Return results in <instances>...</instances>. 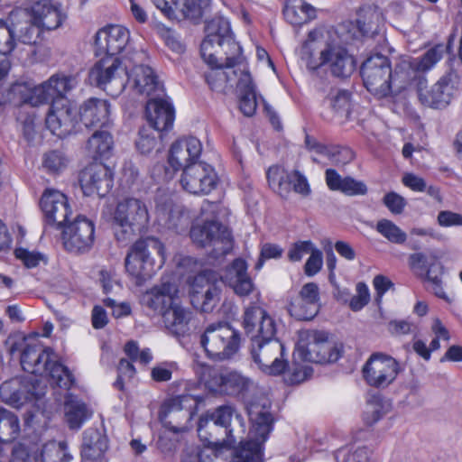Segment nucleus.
<instances>
[{"mask_svg": "<svg viewBox=\"0 0 462 462\" xmlns=\"http://www.w3.org/2000/svg\"><path fill=\"white\" fill-rule=\"evenodd\" d=\"M345 42L346 39L333 28H316L309 32L298 56L311 73L327 67L333 76L347 78L356 69V60L345 48Z\"/></svg>", "mask_w": 462, "mask_h": 462, "instance_id": "nucleus-1", "label": "nucleus"}, {"mask_svg": "<svg viewBox=\"0 0 462 462\" xmlns=\"http://www.w3.org/2000/svg\"><path fill=\"white\" fill-rule=\"evenodd\" d=\"M65 19L66 14L61 4L55 0H39L10 14V20L17 29L19 40L25 44L36 42L42 31L59 28Z\"/></svg>", "mask_w": 462, "mask_h": 462, "instance_id": "nucleus-2", "label": "nucleus"}, {"mask_svg": "<svg viewBox=\"0 0 462 462\" xmlns=\"http://www.w3.org/2000/svg\"><path fill=\"white\" fill-rule=\"evenodd\" d=\"M21 365L28 373L49 376L60 388L69 389L74 383L72 374L57 360L51 347L42 345L38 335L23 339Z\"/></svg>", "mask_w": 462, "mask_h": 462, "instance_id": "nucleus-3", "label": "nucleus"}, {"mask_svg": "<svg viewBox=\"0 0 462 462\" xmlns=\"http://www.w3.org/2000/svg\"><path fill=\"white\" fill-rule=\"evenodd\" d=\"M206 37L200 46V53L208 65L222 62L234 65L241 59L242 49L233 37L229 21L216 16L207 23Z\"/></svg>", "mask_w": 462, "mask_h": 462, "instance_id": "nucleus-4", "label": "nucleus"}, {"mask_svg": "<svg viewBox=\"0 0 462 462\" xmlns=\"http://www.w3.org/2000/svg\"><path fill=\"white\" fill-rule=\"evenodd\" d=\"M361 75L366 89L378 98L406 88L411 79L410 71L401 70L398 66L393 79L390 61L381 54L365 60L361 68Z\"/></svg>", "mask_w": 462, "mask_h": 462, "instance_id": "nucleus-5", "label": "nucleus"}, {"mask_svg": "<svg viewBox=\"0 0 462 462\" xmlns=\"http://www.w3.org/2000/svg\"><path fill=\"white\" fill-rule=\"evenodd\" d=\"M251 428L248 440L241 442L233 462H263V445L272 431L273 416L269 405L252 403L248 407Z\"/></svg>", "mask_w": 462, "mask_h": 462, "instance_id": "nucleus-6", "label": "nucleus"}, {"mask_svg": "<svg viewBox=\"0 0 462 462\" xmlns=\"http://www.w3.org/2000/svg\"><path fill=\"white\" fill-rule=\"evenodd\" d=\"M166 260L163 244L149 236L136 241L125 258L127 273L141 283L151 277L155 269L162 268Z\"/></svg>", "mask_w": 462, "mask_h": 462, "instance_id": "nucleus-7", "label": "nucleus"}, {"mask_svg": "<svg viewBox=\"0 0 462 462\" xmlns=\"http://www.w3.org/2000/svg\"><path fill=\"white\" fill-rule=\"evenodd\" d=\"M175 261L178 267L187 273L199 272L197 275L188 280L190 301L194 308L201 311H211L219 296L217 274L209 270L200 271V264L189 256L180 257Z\"/></svg>", "mask_w": 462, "mask_h": 462, "instance_id": "nucleus-8", "label": "nucleus"}, {"mask_svg": "<svg viewBox=\"0 0 462 462\" xmlns=\"http://www.w3.org/2000/svg\"><path fill=\"white\" fill-rule=\"evenodd\" d=\"M150 219L146 204L135 198L119 201L113 214V226L117 241L126 243L136 232L144 229Z\"/></svg>", "mask_w": 462, "mask_h": 462, "instance_id": "nucleus-9", "label": "nucleus"}, {"mask_svg": "<svg viewBox=\"0 0 462 462\" xmlns=\"http://www.w3.org/2000/svg\"><path fill=\"white\" fill-rule=\"evenodd\" d=\"M342 346L328 339V334L319 330H301L295 347V356L314 363L336 362L341 356Z\"/></svg>", "mask_w": 462, "mask_h": 462, "instance_id": "nucleus-10", "label": "nucleus"}, {"mask_svg": "<svg viewBox=\"0 0 462 462\" xmlns=\"http://www.w3.org/2000/svg\"><path fill=\"white\" fill-rule=\"evenodd\" d=\"M200 342L209 358L224 361L238 352L241 335L228 323H212L206 328Z\"/></svg>", "mask_w": 462, "mask_h": 462, "instance_id": "nucleus-11", "label": "nucleus"}, {"mask_svg": "<svg viewBox=\"0 0 462 462\" xmlns=\"http://www.w3.org/2000/svg\"><path fill=\"white\" fill-rule=\"evenodd\" d=\"M130 66L129 58L121 60L117 56L106 55L89 70V81L112 95H117L125 88L124 76Z\"/></svg>", "mask_w": 462, "mask_h": 462, "instance_id": "nucleus-12", "label": "nucleus"}, {"mask_svg": "<svg viewBox=\"0 0 462 462\" xmlns=\"http://www.w3.org/2000/svg\"><path fill=\"white\" fill-rule=\"evenodd\" d=\"M210 421L214 425L225 429L226 438L221 443L224 448H234L236 442L244 438L245 433V420L232 406H219L214 411L207 412L199 419L198 431L201 433L202 430Z\"/></svg>", "mask_w": 462, "mask_h": 462, "instance_id": "nucleus-13", "label": "nucleus"}, {"mask_svg": "<svg viewBox=\"0 0 462 462\" xmlns=\"http://www.w3.org/2000/svg\"><path fill=\"white\" fill-rule=\"evenodd\" d=\"M201 401V397L191 394L180 395L167 401L160 411L161 422L173 432L182 431Z\"/></svg>", "mask_w": 462, "mask_h": 462, "instance_id": "nucleus-14", "label": "nucleus"}, {"mask_svg": "<svg viewBox=\"0 0 462 462\" xmlns=\"http://www.w3.org/2000/svg\"><path fill=\"white\" fill-rule=\"evenodd\" d=\"M400 364L393 356L376 352L372 354L362 368L365 383L374 388H386L400 373Z\"/></svg>", "mask_w": 462, "mask_h": 462, "instance_id": "nucleus-15", "label": "nucleus"}, {"mask_svg": "<svg viewBox=\"0 0 462 462\" xmlns=\"http://www.w3.org/2000/svg\"><path fill=\"white\" fill-rule=\"evenodd\" d=\"M251 354L258 368L267 375H280L288 365L284 346L278 339L253 343Z\"/></svg>", "mask_w": 462, "mask_h": 462, "instance_id": "nucleus-16", "label": "nucleus"}, {"mask_svg": "<svg viewBox=\"0 0 462 462\" xmlns=\"http://www.w3.org/2000/svg\"><path fill=\"white\" fill-rule=\"evenodd\" d=\"M266 175L270 188L281 197L287 198L291 191L308 197L311 192L307 177L300 171H288L282 166L274 165L268 169Z\"/></svg>", "mask_w": 462, "mask_h": 462, "instance_id": "nucleus-17", "label": "nucleus"}, {"mask_svg": "<svg viewBox=\"0 0 462 462\" xmlns=\"http://www.w3.org/2000/svg\"><path fill=\"white\" fill-rule=\"evenodd\" d=\"M62 230V242L69 252L80 254L88 252L94 244V223L84 216H78L65 225Z\"/></svg>", "mask_w": 462, "mask_h": 462, "instance_id": "nucleus-18", "label": "nucleus"}, {"mask_svg": "<svg viewBox=\"0 0 462 462\" xmlns=\"http://www.w3.org/2000/svg\"><path fill=\"white\" fill-rule=\"evenodd\" d=\"M218 177L215 169L205 162L191 164L180 176V183L184 190L194 195H207L216 189Z\"/></svg>", "mask_w": 462, "mask_h": 462, "instance_id": "nucleus-19", "label": "nucleus"}, {"mask_svg": "<svg viewBox=\"0 0 462 462\" xmlns=\"http://www.w3.org/2000/svg\"><path fill=\"white\" fill-rule=\"evenodd\" d=\"M40 205L44 215L45 231L48 228L59 230L68 224L72 210L65 194L53 189H46Z\"/></svg>", "mask_w": 462, "mask_h": 462, "instance_id": "nucleus-20", "label": "nucleus"}, {"mask_svg": "<svg viewBox=\"0 0 462 462\" xmlns=\"http://www.w3.org/2000/svg\"><path fill=\"white\" fill-rule=\"evenodd\" d=\"M244 328L251 338L252 344L274 340L277 323L263 309L253 306L245 310L244 314Z\"/></svg>", "mask_w": 462, "mask_h": 462, "instance_id": "nucleus-21", "label": "nucleus"}, {"mask_svg": "<svg viewBox=\"0 0 462 462\" xmlns=\"http://www.w3.org/2000/svg\"><path fill=\"white\" fill-rule=\"evenodd\" d=\"M127 86L136 94L144 98L163 94V86L154 70L146 65H134L127 70Z\"/></svg>", "mask_w": 462, "mask_h": 462, "instance_id": "nucleus-22", "label": "nucleus"}, {"mask_svg": "<svg viewBox=\"0 0 462 462\" xmlns=\"http://www.w3.org/2000/svg\"><path fill=\"white\" fill-rule=\"evenodd\" d=\"M190 237L199 245H211L216 256L226 254L231 249L229 234L215 221L194 226L190 230Z\"/></svg>", "mask_w": 462, "mask_h": 462, "instance_id": "nucleus-23", "label": "nucleus"}, {"mask_svg": "<svg viewBox=\"0 0 462 462\" xmlns=\"http://www.w3.org/2000/svg\"><path fill=\"white\" fill-rule=\"evenodd\" d=\"M77 121L76 107L67 98L55 99L46 116V126L55 135L64 137L73 129Z\"/></svg>", "mask_w": 462, "mask_h": 462, "instance_id": "nucleus-24", "label": "nucleus"}, {"mask_svg": "<svg viewBox=\"0 0 462 462\" xmlns=\"http://www.w3.org/2000/svg\"><path fill=\"white\" fill-rule=\"evenodd\" d=\"M202 152L201 142L194 136L182 137L176 140L170 148L168 163L173 171H182L199 162V159Z\"/></svg>", "mask_w": 462, "mask_h": 462, "instance_id": "nucleus-25", "label": "nucleus"}, {"mask_svg": "<svg viewBox=\"0 0 462 462\" xmlns=\"http://www.w3.org/2000/svg\"><path fill=\"white\" fill-rule=\"evenodd\" d=\"M79 181L85 195L103 197L113 187V173L106 165L95 162L81 171Z\"/></svg>", "mask_w": 462, "mask_h": 462, "instance_id": "nucleus-26", "label": "nucleus"}, {"mask_svg": "<svg viewBox=\"0 0 462 462\" xmlns=\"http://www.w3.org/2000/svg\"><path fill=\"white\" fill-rule=\"evenodd\" d=\"M129 31L122 25H108L98 30L95 35L96 55L116 56L127 45Z\"/></svg>", "mask_w": 462, "mask_h": 462, "instance_id": "nucleus-27", "label": "nucleus"}, {"mask_svg": "<svg viewBox=\"0 0 462 462\" xmlns=\"http://www.w3.org/2000/svg\"><path fill=\"white\" fill-rule=\"evenodd\" d=\"M319 289L314 282L302 286L299 294L289 304L291 316L300 320H310L319 311Z\"/></svg>", "mask_w": 462, "mask_h": 462, "instance_id": "nucleus-28", "label": "nucleus"}, {"mask_svg": "<svg viewBox=\"0 0 462 462\" xmlns=\"http://www.w3.org/2000/svg\"><path fill=\"white\" fill-rule=\"evenodd\" d=\"M178 286L175 283L162 282L143 293L141 301L143 306L162 316L178 303Z\"/></svg>", "mask_w": 462, "mask_h": 462, "instance_id": "nucleus-29", "label": "nucleus"}, {"mask_svg": "<svg viewBox=\"0 0 462 462\" xmlns=\"http://www.w3.org/2000/svg\"><path fill=\"white\" fill-rule=\"evenodd\" d=\"M154 214L157 223L168 228L189 225V215L184 208L167 195H159L156 198Z\"/></svg>", "mask_w": 462, "mask_h": 462, "instance_id": "nucleus-30", "label": "nucleus"}, {"mask_svg": "<svg viewBox=\"0 0 462 462\" xmlns=\"http://www.w3.org/2000/svg\"><path fill=\"white\" fill-rule=\"evenodd\" d=\"M145 115L148 123L155 131H167L173 125L174 109L171 103L164 98V93L148 100Z\"/></svg>", "mask_w": 462, "mask_h": 462, "instance_id": "nucleus-31", "label": "nucleus"}, {"mask_svg": "<svg viewBox=\"0 0 462 462\" xmlns=\"http://www.w3.org/2000/svg\"><path fill=\"white\" fill-rule=\"evenodd\" d=\"M304 143L314 162L327 159L335 165H345L353 159V152L348 148L325 144L309 134H306Z\"/></svg>", "mask_w": 462, "mask_h": 462, "instance_id": "nucleus-32", "label": "nucleus"}, {"mask_svg": "<svg viewBox=\"0 0 462 462\" xmlns=\"http://www.w3.org/2000/svg\"><path fill=\"white\" fill-rule=\"evenodd\" d=\"M246 271V263L240 258L236 259L221 275V280L238 296H247L254 287Z\"/></svg>", "mask_w": 462, "mask_h": 462, "instance_id": "nucleus-33", "label": "nucleus"}, {"mask_svg": "<svg viewBox=\"0 0 462 462\" xmlns=\"http://www.w3.org/2000/svg\"><path fill=\"white\" fill-rule=\"evenodd\" d=\"M447 51L444 44H436L427 49L420 56L416 58L407 57L401 60L399 69L410 70L411 73H425L432 69L442 60Z\"/></svg>", "mask_w": 462, "mask_h": 462, "instance_id": "nucleus-34", "label": "nucleus"}, {"mask_svg": "<svg viewBox=\"0 0 462 462\" xmlns=\"http://www.w3.org/2000/svg\"><path fill=\"white\" fill-rule=\"evenodd\" d=\"M162 318L163 326L170 335L182 337L189 334L193 312L179 302L164 312Z\"/></svg>", "mask_w": 462, "mask_h": 462, "instance_id": "nucleus-35", "label": "nucleus"}, {"mask_svg": "<svg viewBox=\"0 0 462 462\" xmlns=\"http://www.w3.org/2000/svg\"><path fill=\"white\" fill-rule=\"evenodd\" d=\"M110 106L105 99L90 98L80 107L79 118L87 127L104 125L108 122Z\"/></svg>", "mask_w": 462, "mask_h": 462, "instance_id": "nucleus-36", "label": "nucleus"}, {"mask_svg": "<svg viewBox=\"0 0 462 462\" xmlns=\"http://www.w3.org/2000/svg\"><path fill=\"white\" fill-rule=\"evenodd\" d=\"M326 183L329 189L340 191L346 196H361L367 192L365 182L352 177H341L334 169H328L325 172Z\"/></svg>", "mask_w": 462, "mask_h": 462, "instance_id": "nucleus-37", "label": "nucleus"}, {"mask_svg": "<svg viewBox=\"0 0 462 462\" xmlns=\"http://www.w3.org/2000/svg\"><path fill=\"white\" fill-rule=\"evenodd\" d=\"M416 88L420 103L433 108H442L449 104L451 98L437 82L430 88L427 87V79L423 77L416 79Z\"/></svg>", "mask_w": 462, "mask_h": 462, "instance_id": "nucleus-38", "label": "nucleus"}, {"mask_svg": "<svg viewBox=\"0 0 462 462\" xmlns=\"http://www.w3.org/2000/svg\"><path fill=\"white\" fill-rule=\"evenodd\" d=\"M237 90L240 95V110L245 116H252L257 106L256 94L251 75L245 68L239 69Z\"/></svg>", "mask_w": 462, "mask_h": 462, "instance_id": "nucleus-39", "label": "nucleus"}, {"mask_svg": "<svg viewBox=\"0 0 462 462\" xmlns=\"http://www.w3.org/2000/svg\"><path fill=\"white\" fill-rule=\"evenodd\" d=\"M194 372L200 383L211 393H223L226 372L223 373L205 363L196 361Z\"/></svg>", "mask_w": 462, "mask_h": 462, "instance_id": "nucleus-40", "label": "nucleus"}, {"mask_svg": "<svg viewBox=\"0 0 462 462\" xmlns=\"http://www.w3.org/2000/svg\"><path fill=\"white\" fill-rule=\"evenodd\" d=\"M12 93L18 97L20 103L32 106L43 105L51 99L45 82L34 87L17 84L12 88Z\"/></svg>", "mask_w": 462, "mask_h": 462, "instance_id": "nucleus-41", "label": "nucleus"}, {"mask_svg": "<svg viewBox=\"0 0 462 462\" xmlns=\"http://www.w3.org/2000/svg\"><path fill=\"white\" fill-rule=\"evenodd\" d=\"M32 395L26 390V385L18 379H12L5 382L0 386L1 400L13 407L18 408L23 405Z\"/></svg>", "mask_w": 462, "mask_h": 462, "instance_id": "nucleus-42", "label": "nucleus"}, {"mask_svg": "<svg viewBox=\"0 0 462 462\" xmlns=\"http://www.w3.org/2000/svg\"><path fill=\"white\" fill-rule=\"evenodd\" d=\"M21 433V425L18 416L13 411L0 408V455L3 453L5 444L14 442Z\"/></svg>", "mask_w": 462, "mask_h": 462, "instance_id": "nucleus-43", "label": "nucleus"}, {"mask_svg": "<svg viewBox=\"0 0 462 462\" xmlns=\"http://www.w3.org/2000/svg\"><path fill=\"white\" fill-rule=\"evenodd\" d=\"M107 449V440L97 430L84 433L82 456L86 459L97 461L101 459Z\"/></svg>", "mask_w": 462, "mask_h": 462, "instance_id": "nucleus-44", "label": "nucleus"}, {"mask_svg": "<svg viewBox=\"0 0 462 462\" xmlns=\"http://www.w3.org/2000/svg\"><path fill=\"white\" fill-rule=\"evenodd\" d=\"M285 19L292 25H300L315 16L311 5L303 0H289L283 10Z\"/></svg>", "mask_w": 462, "mask_h": 462, "instance_id": "nucleus-45", "label": "nucleus"}, {"mask_svg": "<svg viewBox=\"0 0 462 462\" xmlns=\"http://www.w3.org/2000/svg\"><path fill=\"white\" fill-rule=\"evenodd\" d=\"M65 417L70 429H79L90 418L91 412L86 404L69 395L65 402Z\"/></svg>", "mask_w": 462, "mask_h": 462, "instance_id": "nucleus-46", "label": "nucleus"}, {"mask_svg": "<svg viewBox=\"0 0 462 462\" xmlns=\"http://www.w3.org/2000/svg\"><path fill=\"white\" fill-rule=\"evenodd\" d=\"M382 21V14L376 7L366 6L360 9L356 25L362 35H369L378 31Z\"/></svg>", "mask_w": 462, "mask_h": 462, "instance_id": "nucleus-47", "label": "nucleus"}, {"mask_svg": "<svg viewBox=\"0 0 462 462\" xmlns=\"http://www.w3.org/2000/svg\"><path fill=\"white\" fill-rule=\"evenodd\" d=\"M372 450L366 446L352 443L336 451L337 462H370Z\"/></svg>", "mask_w": 462, "mask_h": 462, "instance_id": "nucleus-48", "label": "nucleus"}, {"mask_svg": "<svg viewBox=\"0 0 462 462\" xmlns=\"http://www.w3.org/2000/svg\"><path fill=\"white\" fill-rule=\"evenodd\" d=\"M241 59H237L234 65H228L224 60L222 62L208 65L210 71L206 75V79L209 87L216 91H223L227 84L231 81L229 73L223 69V68H233L240 62Z\"/></svg>", "mask_w": 462, "mask_h": 462, "instance_id": "nucleus-49", "label": "nucleus"}, {"mask_svg": "<svg viewBox=\"0 0 462 462\" xmlns=\"http://www.w3.org/2000/svg\"><path fill=\"white\" fill-rule=\"evenodd\" d=\"M113 140L106 131H96L88 139L87 149L95 159L106 157L112 149Z\"/></svg>", "mask_w": 462, "mask_h": 462, "instance_id": "nucleus-50", "label": "nucleus"}, {"mask_svg": "<svg viewBox=\"0 0 462 462\" xmlns=\"http://www.w3.org/2000/svg\"><path fill=\"white\" fill-rule=\"evenodd\" d=\"M41 462H71L73 457L64 442L46 443L40 454Z\"/></svg>", "mask_w": 462, "mask_h": 462, "instance_id": "nucleus-51", "label": "nucleus"}, {"mask_svg": "<svg viewBox=\"0 0 462 462\" xmlns=\"http://www.w3.org/2000/svg\"><path fill=\"white\" fill-rule=\"evenodd\" d=\"M51 99L65 98L64 95L75 87L74 79L66 75L54 74L44 81Z\"/></svg>", "mask_w": 462, "mask_h": 462, "instance_id": "nucleus-52", "label": "nucleus"}, {"mask_svg": "<svg viewBox=\"0 0 462 462\" xmlns=\"http://www.w3.org/2000/svg\"><path fill=\"white\" fill-rule=\"evenodd\" d=\"M253 387V382L242 374L231 371L226 372L223 393L237 395L245 393Z\"/></svg>", "mask_w": 462, "mask_h": 462, "instance_id": "nucleus-53", "label": "nucleus"}, {"mask_svg": "<svg viewBox=\"0 0 462 462\" xmlns=\"http://www.w3.org/2000/svg\"><path fill=\"white\" fill-rule=\"evenodd\" d=\"M14 255L28 269L44 266L49 261L48 255L44 253L25 247L16 248Z\"/></svg>", "mask_w": 462, "mask_h": 462, "instance_id": "nucleus-54", "label": "nucleus"}, {"mask_svg": "<svg viewBox=\"0 0 462 462\" xmlns=\"http://www.w3.org/2000/svg\"><path fill=\"white\" fill-rule=\"evenodd\" d=\"M375 230L393 244L402 245L407 239L406 233L389 219H381L377 222Z\"/></svg>", "mask_w": 462, "mask_h": 462, "instance_id": "nucleus-55", "label": "nucleus"}, {"mask_svg": "<svg viewBox=\"0 0 462 462\" xmlns=\"http://www.w3.org/2000/svg\"><path fill=\"white\" fill-rule=\"evenodd\" d=\"M10 26L0 19V56L8 57L16 47L14 32H17V29L14 28L12 20Z\"/></svg>", "mask_w": 462, "mask_h": 462, "instance_id": "nucleus-56", "label": "nucleus"}, {"mask_svg": "<svg viewBox=\"0 0 462 462\" xmlns=\"http://www.w3.org/2000/svg\"><path fill=\"white\" fill-rule=\"evenodd\" d=\"M390 410V403L386 401L373 400L367 402L364 411V420L367 424H373Z\"/></svg>", "mask_w": 462, "mask_h": 462, "instance_id": "nucleus-57", "label": "nucleus"}, {"mask_svg": "<svg viewBox=\"0 0 462 462\" xmlns=\"http://www.w3.org/2000/svg\"><path fill=\"white\" fill-rule=\"evenodd\" d=\"M158 137L154 133V129L152 130L148 127H143L139 132V137L136 140V148L143 154L151 153L152 151L159 150Z\"/></svg>", "mask_w": 462, "mask_h": 462, "instance_id": "nucleus-58", "label": "nucleus"}, {"mask_svg": "<svg viewBox=\"0 0 462 462\" xmlns=\"http://www.w3.org/2000/svg\"><path fill=\"white\" fill-rule=\"evenodd\" d=\"M209 5V0H180V18L196 19L202 15L204 9Z\"/></svg>", "mask_w": 462, "mask_h": 462, "instance_id": "nucleus-59", "label": "nucleus"}, {"mask_svg": "<svg viewBox=\"0 0 462 462\" xmlns=\"http://www.w3.org/2000/svg\"><path fill=\"white\" fill-rule=\"evenodd\" d=\"M370 300V292L366 284L359 282L356 284V294L352 297L349 307L353 311L361 310Z\"/></svg>", "mask_w": 462, "mask_h": 462, "instance_id": "nucleus-60", "label": "nucleus"}, {"mask_svg": "<svg viewBox=\"0 0 462 462\" xmlns=\"http://www.w3.org/2000/svg\"><path fill=\"white\" fill-rule=\"evenodd\" d=\"M42 165L50 172H58L66 167L67 160L60 152L53 151L45 154Z\"/></svg>", "mask_w": 462, "mask_h": 462, "instance_id": "nucleus-61", "label": "nucleus"}, {"mask_svg": "<svg viewBox=\"0 0 462 462\" xmlns=\"http://www.w3.org/2000/svg\"><path fill=\"white\" fill-rule=\"evenodd\" d=\"M315 248L310 241H299L291 245L288 258L291 262H300L304 255L310 254Z\"/></svg>", "mask_w": 462, "mask_h": 462, "instance_id": "nucleus-62", "label": "nucleus"}, {"mask_svg": "<svg viewBox=\"0 0 462 462\" xmlns=\"http://www.w3.org/2000/svg\"><path fill=\"white\" fill-rule=\"evenodd\" d=\"M283 250L281 246L275 244L266 243L261 247L260 258L255 264V269L260 270L263 266L265 260L278 259L282 257Z\"/></svg>", "mask_w": 462, "mask_h": 462, "instance_id": "nucleus-63", "label": "nucleus"}, {"mask_svg": "<svg viewBox=\"0 0 462 462\" xmlns=\"http://www.w3.org/2000/svg\"><path fill=\"white\" fill-rule=\"evenodd\" d=\"M152 2L168 18H180V0H152Z\"/></svg>", "mask_w": 462, "mask_h": 462, "instance_id": "nucleus-64", "label": "nucleus"}]
</instances>
